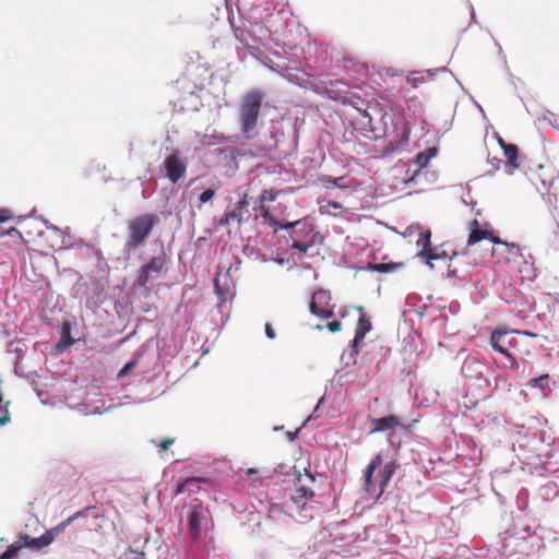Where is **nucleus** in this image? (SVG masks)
I'll list each match as a JSON object with an SVG mask.
<instances>
[{
    "instance_id": "nucleus-1",
    "label": "nucleus",
    "mask_w": 559,
    "mask_h": 559,
    "mask_svg": "<svg viewBox=\"0 0 559 559\" xmlns=\"http://www.w3.org/2000/svg\"><path fill=\"white\" fill-rule=\"evenodd\" d=\"M282 190L274 188L264 189L257 199L255 211H259L266 225L271 226L274 231L280 229H289L300 224V221L287 222L285 219L286 205L272 203L276 201Z\"/></svg>"
},
{
    "instance_id": "nucleus-2",
    "label": "nucleus",
    "mask_w": 559,
    "mask_h": 559,
    "mask_svg": "<svg viewBox=\"0 0 559 559\" xmlns=\"http://www.w3.org/2000/svg\"><path fill=\"white\" fill-rule=\"evenodd\" d=\"M263 94L253 90L247 93L239 106L240 130L247 140L254 136V130L261 111Z\"/></svg>"
},
{
    "instance_id": "nucleus-3",
    "label": "nucleus",
    "mask_w": 559,
    "mask_h": 559,
    "mask_svg": "<svg viewBox=\"0 0 559 559\" xmlns=\"http://www.w3.org/2000/svg\"><path fill=\"white\" fill-rule=\"evenodd\" d=\"M157 223L158 216L154 213L141 214L130 219L127 224L128 237L124 245L126 249L133 251L142 246Z\"/></svg>"
},
{
    "instance_id": "nucleus-4",
    "label": "nucleus",
    "mask_w": 559,
    "mask_h": 559,
    "mask_svg": "<svg viewBox=\"0 0 559 559\" xmlns=\"http://www.w3.org/2000/svg\"><path fill=\"white\" fill-rule=\"evenodd\" d=\"M250 198L245 193L225 214L221 217L218 225L225 226L236 223L238 226L250 219Z\"/></svg>"
},
{
    "instance_id": "nucleus-5",
    "label": "nucleus",
    "mask_w": 559,
    "mask_h": 559,
    "mask_svg": "<svg viewBox=\"0 0 559 559\" xmlns=\"http://www.w3.org/2000/svg\"><path fill=\"white\" fill-rule=\"evenodd\" d=\"M166 265V253L162 251L158 255L152 257L147 263L143 264L135 280V285L146 287L147 284L155 278L154 274H158Z\"/></svg>"
},
{
    "instance_id": "nucleus-6",
    "label": "nucleus",
    "mask_w": 559,
    "mask_h": 559,
    "mask_svg": "<svg viewBox=\"0 0 559 559\" xmlns=\"http://www.w3.org/2000/svg\"><path fill=\"white\" fill-rule=\"evenodd\" d=\"M310 312L319 318L329 319L334 316V306L330 292L318 289L312 294L309 305Z\"/></svg>"
},
{
    "instance_id": "nucleus-7",
    "label": "nucleus",
    "mask_w": 559,
    "mask_h": 559,
    "mask_svg": "<svg viewBox=\"0 0 559 559\" xmlns=\"http://www.w3.org/2000/svg\"><path fill=\"white\" fill-rule=\"evenodd\" d=\"M519 331H508L504 329H496L490 336V345L492 348L506 357H510V349L516 348L518 338L513 335Z\"/></svg>"
},
{
    "instance_id": "nucleus-8",
    "label": "nucleus",
    "mask_w": 559,
    "mask_h": 559,
    "mask_svg": "<svg viewBox=\"0 0 559 559\" xmlns=\"http://www.w3.org/2000/svg\"><path fill=\"white\" fill-rule=\"evenodd\" d=\"M492 243L495 247L492 248L491 254L497 263H508L515 260L520 254V247L515 243L502 241L498 237L492 238Z\"/></svg>"
},
{
    "instance_id": "nucleus-9",
    "label": "nucleus",
    "mask_w": 559,
    "mask_h": 559,
    "mask_svg": "<svg viewBox=\"0 0 559 559\" xmlns=\"http://www.w3.org/2000/svg\"><path fill=\"white\" fill-rule=\"evenodd\" d=\"M209 509L201 502L197 503L189 514V532L193 539H198L201 535L202 527L209 520Z\"/></svg>"
},
{
    "instance_id": "nucleus-10",
    "label": "nucleus",
    "mask_w": 559,
    "mask_h": 559,
    "mask_svg": "<svg viewBox=\"0 0 559 559\" xmlns=\"http://www.w3.org/2000/svg\"><path fill=\"white\" fill-rule=\"evenodd\" d=\"M164 167L167 178L173 183L178 182L187 171L186 164L180 159L178 152H175L166 157Z\"/></svg>"
},
{
    "instance_id": "nucleus-11",
    "label": "nucleus",
    "mask_w": 559,
    "mask_h": 559,
    "mask_svg": "<svg viewBox=\"0 0 559 559\" xmlns=\"http://www.w3.org/2000/svg\"><path fill=\"white\" fill-rule=\"evenodd\" d=\"M384 135L390 139L391 144H406L411 135L409 123L399 118L395 122V128H385Z\"/></svg>"
},
{
    "instance_id": "nucleus-12",
    "label": "nucleus",
    "mask_w": 559,
    "mask_h": 559,
    "mask_svg": "<svg viewBox=\"0 0 559 559\" xmlns=\"http://www.w3.org/2000/svg\"><path fill=\"white\" fill-rule=\"evenodd\" d=\"M354 309L359 312V319L353 341V348L357 352L358 344L362 342L366 334L371 330L372 325L362 306H355Z\"/></svg>"
},
{
    "instance_id": "nucleus-13",
    "label": "nucleus",
    "mask_w": 559,
    "mask_h": 559,
    "mask_svg": "<svg viewBox=\"0 0 559 559\" xmlns=\"http://www.w3.org/2000/svg\"><path fill=\"white\" fill-rule=\"evenodd\" d=\"M402 426L401 418L396 415H389L381 418H373L370 420L369 433L384 432L394 430Z\"/></svg>"
},
{
    "instance_id": "nucleus-14",
    "label": "nucleus",
    "mask_w": 559,
    "mask_h": 559,
    "mask_svg": "<svg viewBox=\"0 0 559 559\" xmlns=\"http://www.w3.org/2000/svg\"><path fill=\"white\" fill-rule=\"evenodd\" d=\"M492 238H497L492 231L487 228V225L484 227L477 219H473L469 223V236L467 239V245L473 246L478 243L481 240L488 239L492 242Z\"/></svg>"
},
{
    "instance_id": "nucleus-15",
    "label": "nucleus",
    "mask_w": 559,
    "mask_h": 559,
    "mask_svg": "<svg viewBox=\"0 0 559 559\" xmlns=\"http://www.w3.org/2000/svg\"><path fill=\"white\" fill-rule=\"evenodd\" d=\"M498 142L503 151L504 157L507 158L508 166L513 169L519 168L521 166L519 147L515 144L507 143L501 138Z\"/></svg>"
},
{
    "instance_id": "nucleus-16",
    "label": "nucleus",
    "mask_w": 559,
    "mask_h": 559,
    "mask_svg": "<svg viewBox=\"0 0 559 559\" xmlns=\"http://www.w3.org/2000/svg\"><path fill=\"white\" fill-rule=\"evenodd\" d=\"M382 463V455L377 454L371 462L367 465L365 473H364V487L369 492L371 491L373 487L372 476L374 471L379 467V465Z\"/></svg>"
},
{
    "instance_id": "nucleus-17",
    "label": "nucleus",
    "mask_w": 559,
    "mask_h": 559,
    "mask_svg": "<svg viewBox=\"0 0 559 559\" xmlns=\"http://www.w3.org/2000/svg\"><path fill=\"white\" fill-rule=\"evenodd\" d=\"M313 497V491L307 487H298L296 488L294 495L292 496V501L297 506L300 510H304L307 502Z\"/></svg>"
},
{
    "instance_id": "nucleus-18",
    "label": "nucleus",
    "mask_w": 559,
    "mask_h": 559,
    "mask_svg": "<svg viewBox=\"0 0 559 559\" xmlns=\"http://www.w3.org/2000/svg\"><path fill=\"white\" fill-rule=\"evenodd\" d=\"M399 464L396 461H392L386 463L383 468L381 469V481H380V492L379 495H382L384 489L386 488L389 481L391 480L393 474L395 473Z\"/></svg>"
},
{
    "instance_id": "nucleus-19",
    "label": "nucleus",
    "mask_w": 559,
    "mask_h": 559,
    "mask_svg": "<svg viewBox=\"0 0 559 559\" xmlns=\"http://www.w3.org/2000/svg\"><path fill=\"white\" fill-rule=\"evenodd\" d=\"M209 485L214 486V480L207 477H188L183 483L179 484L176 488V495L185 493L186 488L195 485Z\"/></svg>"
},
{
    "instance_id": "nucleus-20",
    "label": "nucleus",
    "mask_w": 559,
    "mask_h": 559,
    "mask_svg": "<svg viewBox=\"0 0 559 559\" xmlns=\"http://www.w3.org/2000/svg\"><path fill=\"white\" fill-rule=\"evenodd\" d=\"M55 537L52 535V532L49 530L46 531L41 536L37 538H29L27 536L24 537L25 544L31 547L35 548H43L46 546H49L53 542Z\"/></svg>"
},
{
    "instance_id": "nucleus-21",
    "label": "nucleus",
    "mask_w": 559,
    "mask_h": 559,
    "mask_svg": "<svg viewBox=\"0 0 559 559\" xmlns=\"http://www.w3.org/2000/svg\"><path fill=\"white\" fill-rule=\"evenodd\" d=\"M437 147H429L423 152H419L415 157V165L419 169L425 168L429 164L430 159L437 155Z\"/></svg>"
},
{
    "instance_id": "nucleus-22",
    "label": "nucleus",
    "mask_w": 559,
    "mask_h": 559,
    "mask_svg": "<svg viewBox=\"0 0 559 559\" xmlns=\"http://www.w3.org/2000/svg\"><path fill=\"white\" fill-rule=\"evenodd\" d=\"M419 258L425 259V263L427 265H429L430 267H432L433 266L432 262L435 260H441V259L447 258V253L444 250H442L436 246H432L430 249L427 250V254H421Z\"/></svg>"
},
{
    "instance_id": "nucleus-23",
    "label": "nucleus",
    "mask_w": 559,
    "mask_h": 559,
    "mask_svg": "<svg viewBox=\"0 0 559 559\" xmlns=\"http://www.w3.org/2000/svg\"><path fill=\"white\" fill-rule=\"evenodd\" d=\"M401 266H402V263H394V262L368 263L366 269L369 271L379 272V273H390V272H394L395 270H397Z\"/></svg>"
},
{
    "instance_id": "nucleus-24",
    "label": "nucleus",
    "mask_w": 559,
    "mask_h": 559,
    "mask_svg": "<svg viewBox=\"0 0 559 559\" xmlns=\"http://www.w3.org/2000/svg\"><path fill=\"white\" fill-rule=\"evenodd\" d=\"M417 245L421 247V250L417 253V257H420L421 254H427V250L432 247L431 231L427 230L425 233H421L417 240Z\"/></svg>"
},
{
    "instance_id": "nucleus-25",
    "label": "nucleus",
    "mask_w": 559,
    "mask_h": 559,
    "mask_svg": "<svg viewBox=\"0 0 559 559\" xmlns=\"http://www.w3.org/2000/svg\"><path fill=\"white\" fill-rule=\"evenodd\" d=\"M293 242L292 248L298 250L299 252L306 253L308 250L314 245L313 239L309 241L297 240L292 236Z\"/></svg>"
},
{
    "instance_id": "nucleus-26",
    "label": "nucleus",
    "mask_w": 559,
    "mask_h": 559,
    "mask_svg": "<svg viewBox=\"0 0 559 559\" xmlns=\"http://www.w3.org/2000/svg\"><path fill=\"white\" fill-rule=\"evenodd\" d=\"M548 380H549V374H542V376H539V377L532 378V379L527 382V386H530V388L544 389V388L547 385Z\"/></svg>"
},
{
    "instance_id": "nucleus-27",
    "label": "nucleus",
    "mask_w": 559,
    "mask_h": 559,
    "mask_svg": "<svg viewBox=\"0 0 559 559\" xmlns=\"http://www.w3.org/2000/svg\"><path fill=\"white\" fill-rule=\"evenodd\" d=\"M22 546L17 544L10 545L7 550L0 555V559H13L19 556Z\"/></svg>"
},
{
    "instance_id": "nucleus-28",
    "label": "nucleus",
    "mask_w": 559,
    "mask_h": 559,
    "mask_svg": "<svg viewBox=\"0 0 559 559\" xmlns=\"http://www.w3.org/2000/svg\"><path fill=\"white\" fill-rule=\"evenodd\" d=\"M155 447L159 449L160 452H166L169 447L175 442L174 438H165L160 442H157L155 440L152 441Z\"/></svg>"
},
{
    "instance_id": "nucleus-29",
    "label": "nucleus",
    "mask_w": 559,
    "mask_h": 559,
    "mask_svg": "<svg viewBox=\"0 0 559 559\" xmlns=\"http://www.w3.org/2000/svg\"><path fill=\"white\" fill-rule=\"evenodd\" d=\"M343 178H334V177H331V176H323L320 178V181L325 185V187H332V186H337V187H342L340 181L342 180Z\"/></svg>"
},
{
    "instance_id": "nucleus-30",
    "label": "nucleus",
    "mask_w": 559,
    "mask_h": 559,
    "mask_svg": "<svg viewBox=\"0 0 559 559\" xmlns=\"http://www.w3.org/2000/svg\"><path fill=\"white\" fill-rule=\"evenodd\" d=\"M136 366V360H131L127 362L118 372V378L126 377L134 367Z\"/></svg>"
},
{
    "instance_id": "nucleus-31",
    "label": "nucleus",
    "mask_w": 559,
    "mask_h": 559,
    "mask_svg": "<svg viewBox=\"0 0 559 559\" xmlns=\"http://www.w3.org/2000/svg\"><path fill=\"white\" fill-rule=\"evenodd\" d=\"M87 509L80 510L75 512L73 515L69 516L64 521L61 522V524L67 528L74 520L79 519L80 516H83L85 514Z\"/></svg>"
},
{
    "instance_id": "nucleus-32",
    "label": "nucleus",
    "mask_w": 559,
    "mask_h": 559,
    "mask_svg": "<svg viewBox=\"0 0 559 559\" xmlns=\"http://www.w3.org/2000/svg\"><path fill=\"white\" fill-rule=\"evenodd\" d=\"M215 195V190L214 189H206L205 191H203L201 194H200V202L201 203H206L209 202L213 197Z\"/></svg>"
},
{
    "instance_id": "nucleus-33",
    "label": "nucleus",
    "mask_w": 559,
    "mask_h": 559,
    "mask_svg": "<svg viewBox=\"0 0 559 559\" xmlns=\"http://www.w3.org/2000/svg\"><path fill=\"white\" fill-rule=\"evenodd\" d=\"M326 328L329 329L330 332L335 333L342 330V324L340 321L334 320L332 322H329Z\"/></svg>"
},
{
    "instance_id": "nucleus-34",
    "label": "nucleus",
    "mask_w": 559,
    "mask_h": 559,
    "mask_svg": "<svg viewBox=\"0 0 559 559\" xmlns=\"http://www.w3.org/2000/svg\"><path fill=\"white\" fill-rule=\"evenodd\" d=\"M265 334L270 340H273L276 336L275 331L270 323L265 324Z\"/></svg>"
},
{
    "instance_id": "nucleus-35",
    "label": "nucleus",
    "mask_w": 559,
    "mask_h": 559,
    "mask_svg": "<svg viewBox=\"0 0 559 559\" xmlns=\"http://www.w3.org/2000/svg\"><path fill=\"white\" fill-rule=\"evenodd\" d=\"M64 530H66V527L61 523H59L58 525H56L55 527H52L49 531L52 532L53 537H56L58 534L62 533Z\"/></svg>"
},
{
    "instance_id": "nucleus-36",
    "label": "nucleus",
    "mask_w": 559,
    "mask_h": 559,
    "mask_svg": "<svg viewBox=\"0 0 559 559\" xmlns=\"http://www.w3.org/2000/svg\"><path fill=\"white\" fill-rule=\"evenodd\" d=\"M510 360V368L511 369H518L519 362L515 360V358L510 354V357H507Z\"/></svg>"
},
{
    "instance_id": "nucleus-37",
    "label": "nucleus",
    "mask_w": 559,
    "mask_h": 559,
    "mask_svg": "<svg viewBox=\"0 0 559 559\" xmlns=\"http://www.w3.org/2000/svg\"><path fill=\"white\" fill-rule=\"evenodd\" d=\"M199 490H200V485H195V486L187 487L185 492H188L189 495H191V493L198 492Z\"/></svg>"
},
{
    "instance_id": "nucleus-38",
    "label": "nucleus",
    "mask_w": 559,
    "mask_h": 559,
    "mask_svg": "<svg viewBox=\"0 0 559 559\" xmlns=\"http://www.w3.org/2000/svg\"><path fill=\"white\" fill-rule=\"evenodd\" d=\"M326 205L329 207H332V209H335V210L342 209V205L338 202H336V201H331L330 200V201H328Z\"/></svg>"
},
{
    "instance_id": "nucleus-39",
    "label": "nucleus",
    "mask_w": 559,
    "mask_h": 559,
    "mask_svg": "<svg viewBox=\"0 0 559 559\" xmlns=\"http://www.w3.org/2000/svg\"><path fill=\"white\" fill-rule=\"evenodd\" d=\"M9 218L8 212L5 210L0 211V222H4Z\"/></svg>"
},
{
    "instance_id": "nucleus-40",
    "label": "nucleus",
    "mask_w": 559,
    "mask_h": 559,
    "mask_svg": "<svg viewBox=\"0 0 559 559\" xmlns=\"http://www.w3.org/2000/svg\"><path fill=\"white\" fill-rule=\"evenodd\" d=\"M7 543H8V539H5V538H3V537H2V538H0V544L4 545V544H7Z\"/></svg>"
},
{
    "instance_id": "nucleus-41",
    "label": "nucleus",
    "mask_w": 559,
    "mask_h": 559,
    "mask_svg": "<svg viewBox=\"0 0 559 559\" xmlns=\"http://www.w3.org/2000/svg\"><path fill=\"white\" fill-rule=\"evenodd\" d=\"M236 36H237V38L240 39V41H245V39L241 36H239V35H236Z\"/></svg>"
},
{
    "instance_id": "nucleus-42",
    "label": "nucleus",
    "mask_w": 559,
    "mask_h": 559,
    "mask_svg": "<svg viewBox=\"0 0 559 559\" xmlns=\"http://www.w3.org/2000/svg\"><path fill=\"white\" fill-rule=\"evenodd\" d=\"M248 473H254V469L249 468V469H248Z\"/></svg>"
}]
</instances>
